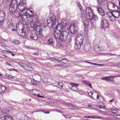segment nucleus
<instances>
[{"instance_id":"1","label":"nucleus","mask_w":120,"mask_h":120,"mask_svg":"<svg viewBox=\"0 0 120 120\" xmlns=\"http://www.w3.org/2000/svg\"><path fill=\"white\" fill-rule=\"evenodd\" d=\"M26 0H21L18 6V9L21 11L19 13L18 16L20 22H22V21L25 20L28 17V16L30 17H32L34 14V13H33L32 11H30L31 13L32 14H30V13H28V12L30 10L27 11L26 8Z\"/></svg>"},{"instance_id":"2","label":"nucleus","mask_w":120,"mask_h":120,"mask_svg":"<svg viewBox=\"0 0 120 120\" xmlns=\"http://www.w3.org/2000/svg\"><path fill=\"white\" fill-rule=\"evenodd\" d=\"M84 11L83 14L82 13L80 14L81 17L82 19L86 18L89 19L90 21L94 22L98 20V17L94 14L91 8L87 7L86 10V12H84Z\"/></svg>"},{"instance_id":"3","label":"nucleus","mask_w":120,"mask_h":120,"mask_svg":"<svg viewBox=\"0 0 120 120\" xmlns=\"http://www.w3.org/2000/svg\"><path fill=\"white\" fill-rule=\"evenodd\" d=\"M2 4L4 7H9V10L11 12H15L17 8L18 4L16 0H3Z\"/></svg>"},{"instance_id":"4","label":"nucleus","mask_w":120,"mask_h":120,"mask_svg":"<svg viewBox=\"0 0 120 120\" xmlns=\"http://www.w3.org/2000/svg\"><path fill=\"white\" fill-rule=\"evenodd\" d=\"M69 34V31L67 30H66L59 32L58 33L54 31V37L56 39H59L61 41L64 42L67 40Z\"/></svg>"},{"instance_id":"5","label":"nucleus","mask_w":120,"mask_h":120,"mask_svg":"<svg viewBox=\"0 0 120 120\" xmlns=\"http://www.w3.org/2000/svg\"><path fill=\"white\" fill-rule=\"evenodd\" d=\"M56 21V16L53 13L51 14L50 16L47 19L48 26L51 28L52 27L55 25Z\"/></svg>"},{"instance_id":"6","label":"nucleus","mask_w":120,"mask_h":120,"mask_svg":"<svg viewBox=\"0 0 120 120\" xmlns=\"http://www.w3.org/2000/svg\"><path fill=\"white\" fill-rule=\"evenodd\" d=\"M38 24H39L35 22H34L32 21L30 23L31 27L34 29H35L36 31L39 32V33L41 34L43 31V27L39 25Z\"/></svg>"},{"instance_id":"7","label":"nucleus","mask_w":120,"mask_h":120,"mask_svg":"<svg viewBox=\"0 0 120 120\" xmlns=\"http://www.w3.org/2000/svg\"><path fill=\"white\" fill-rule=\"evenodd\" d=\"M78 23L77 21H76L71 25L70 27V30L71 33L73 34L78 30Z\"/></svg>"},{"instance_id":"8","label":"nucleus","mask_w":120,"mask_h":120,"mask_svg":"<svg viewBox=\"0 0 120 120\" xmlns=\"http://www.w3.org/2000/svg\"><path fill=\"white\" fill-rule=\"evenodd\" d=\"M108 8L111 11L114 10L118 9V7L114 3L111 2H109L108 3Z\"/></svg>"},{"instance_id":"9","label":"nucleus","mask_w":120,"mask_h":120,"mask_svg":"<svg viewBox=\"0 0 120 120\" xmlns=\"http://www.w3.org/2000/svg\"><path fill=\"white\" fill-rule=\"evenodd\" d=\"M56 29L59 31V32H61L62 31L66 30V29H67V27H66V26H63L62 24L59 23L57 25L56 27Z\"/></svg>"},{"instance_id":"10","label":"nucleus","mask_w":120,"mask_h":120,"mask_svg":"<svg viewBox=\"0 0 120 120\" xmlns=\"http://www.w3.org/2000/svg\"><path fill=\"white\" fill-rule=\"evenodd\" d=\"M101 24L102 26H101L104 29L108 27H109V25L107 20L105 19L102 20L101 22Z\"/></svg>"},{"instance_id":"11","label":"nucleus","mask_w":120,"mask_h":120,"mask_svg":"<svg viewBox=\"0 0 120 120\" xmlns=\"http://www.w3.org/2000/svg\"><path fill=\"white\" fill-rule=\"evenodd\" d=\"M83 38L81 34L77 35L76 37V41L81 43H82Z\"/></svg>"},{"instance_id":"12","label":"nucleus","mask_w":120,"mask_h":120,"mask_svg":"<svg viewBox=\"0 0 120 120\" xmlns=\"http://www.w3.org/2000/svg\"><path fill=\"white\" fill-rule=\"evenodd\" d=\"M95 8L97 9L100 15L102 16H105L104 11L101 7L100 6H97Z\"/></svg>"},{"instance_id":"13","label":"nucleus","mask_w":120,"mask_h":120,"mask_svg":"<svg viewBox=\"0 0 120 120\" xmlns=\"http://www.w3.org/2000/svg\"><path fill=\"white\" fill-rule=\"evenodd\" d=\"M95 8L97 9L100 15L102 16H105L104 11L101 7L100 6H97Z\"/></svg>"},{"instance_id":"14","label":"nucleus","mask_w":120,"mask_h":120,"mask_svg":"<svg viewBox=\"0 0 120 120\" xmlns=\"http://www.w3.org/2000/svg\"><path fill=\"white\" fill-rule=\"evenodd\" d=\"M113 12L109 11L106 13V15L107 17L109 18V20L111 21H113L114 20V19L113 18Z\"/></svg>"},{"instance_id":"15","label":"nucleus","mask_w":120,"mask_h":120,"mask_svg":"<svg viewBox=\"0 0 120 120\" xmlns=\"http://www.w3.org/2000/svg\"><path fill=\"white\" fill-rule=\"evenodd\" d=\"M116 10H115L112 11L113 17H114L113 19H114V20L116 18H118L120 16V13L119 11L118 10V11H116Z\"/></svg>"},{"instance_id":"16","label":"nucleus","mask_w":120,"mask_h":120,"mask_svg":"<svg viewBox=\"0 0 120 120\" xmlns=\"http://www.w3.org/2000/svg\"><path fill=\"white\" fill-rule=\"evenodd\" d=\"M6 13L3 11H0V18L1 21L4 22V20L5 19V18L6 16Z\"/></svg>"},{"instance_id":"17","label":"nucleus","mask_w":120,"mask_h":120,"mask_svg":"<svg viewBox=\"0 0 120 120\" xmlns=\"http://www.w3.org/2000/svg\"><path fill=\"white\" fill-rule=\"evenodd\" d=\"M91 47L89 44L85 45H84L83 49L85 52H89L90 49Z\"/></svg>"},{"instance_id":"18","label":"nucleus","mask_w":120,"mask_h":120,"mask_svg":"<svg viewBox=\"0 0 120 120\" xmlns=\"http://www.w3.org/2000/svg\"><path fill=\"white\" fill-rule=\"evenodd\" d=\"M32 21L36 22L37 23L39 24L40 19L39 17L37 15H35L33 17V19Z\"/></svg>"},{"instance_id":"19","label":"nucleus","mask_w":120,"mask_h":120,"mask_svg":"<svg viewBox=\"0 0 120 120\" xmlns=\"http://www.w3.org/2000/svg\"><path fill=\"white\" fill-rule=\"evenodd\" d=\"M98 4L101 5H104L107 3V0H98Z\"/></svg>"},{"instance_id":"20","label":"nucleus","mask_w":120,"mask_h":120,"mask_svg":"<svg viewBox=\"0 0 120 120\" xmlns=\"http://www.w3.org/2000/svg\"><path fill=\"white\" fill-rule=\"evenodd\" d=\"M30 37L31 39L34 40H37L38 39L37 35L36 33H32L30 35Z\"/></svg>"},{"instance_id":"21","label":"nucleus","mask_w":120,"mask_h":120,"mask_svg":"<svg viewBox=\"0 0 120 120\" xmlns=\"http://www.w3.org/2000/svg\"><path fill=\"white\" fill-rule=\"evenodd\" d=\"M1 119L3 120H14L12 117L8 116H6L4 117H2Z\"/></svg>"},{"instance_id":"22","label":"nucleus","mask_w":120,"mask_h":120,"mask_svg":"<svg viewBox=\"0 0 120 120\" xmlns=\"http://www.w3.org/2000/svg\"><path fill=\"white\" fill-rule=\"evenodd\" d=\"M82 44V43L81 44L80 43L75 41V49H78L80 48Z\"/></svg>"},{"instance_id":"23","label":"nucleus","mask_w":120,"mask_h":120,"mask_svg":"<svg viewBox=\"0 0 120 120\" xmlns=\"http://www.w3.org/2000/svg\"><path fill=\"white\" fill-rule=\"evenodd\" d=\"M6 89V88L5 86L0 85V94L4 92Z\"/></svg>"},{"instance_id":"24","label":"nucleus","mask_w":120,"mask_h":120,"mask_svg":"<svg viewBox=\"0 0 120 120\" xmlns=\"http://www.w3.org/2000/svg\"><path fill=\"white\" fill-rule=\"evenodd\" d=\"M13 23L12 21L8 20L7 21V25L8 28H11L12 27Z\"/></svg>"},{"instance_id":"25","label":"nucleus","mask_w":120,"mask_h":120,"mask_svg":"<svg viewBox=\"0 0 120 120\" xmlns=\"http://www.w3.org/2000/svg\"><path fill=\"white\" fill-rule=\"evenodd\" d=\"M24 68L25 69L30 71H32L33 70V68L32 67L27 64H25V66L24 67Z\"/></svg>"},{"instance_id":"26","label":"nucleus","mask_w":120,"mask_h":120,"mask_svg":"<svg viewBox=\"0 0 120 120\" xmlns=\"http://www.w3.org/2000/svg\"><path fill=\"white\" fill-rule=\"evenodd\" d=\"M102 48L96 46L94 48L95 52L97 53H100L102 49Z\"/></svg>"},{"instance_id":"27","label":"nucleus","mask_w":120,"mask_h":120,"mask_svg":"<svg viewBox=\"0 0 120 120\" xmlns=\"http://www.w3.org/2000/svg\"><path fill=\"white\" fill-rule=\"evenodd\" d=\"M24 26H23V28H22V32L20 34V36L22 37H24L26 35V32H25V30H24Z\"/></svg>"},{"instance_id":"28","label":"nucleus","mask_w":120,"mask_h":120,"mask_svg":"<svg viewBox=\"0 0 120 120\" xmlns=\"http://www.w3.org/2000/svg\"><path fill=\"white\" fill-rule=\"evenodd\" d=\"M82 83H83L88 85L91 88H92V86L91 85V84L90 83L89 81L85 80H83V81Z\"/></svg>"},{"instance_id":"29","label":"nucleus","mask_w":120,"mask_h":120,"mask_svg":"<svg viewBox=\"0 0 120 120\" xmlns=\"http://www.w3.org/2000/svg\"><path fill=\"white\" fill-rule=\"evenodd\" d=\"M48 43L50 45H53L54 43V40L52 38H49L48 40Z\"/></svg>"},{"instance_id":"30","label":"nucleus","mask_w":120,"mask_h":120,"mask_svg":"<svg viewBox=\"0 0 120 120\" xmlns=\"http://www.w3.org/2000/svg\"><path fill=\"white\" fill-rule=\"evenodd\" d=\"M114 80V77L112 76L107 77L106 81H113Z\"/></svg>"},{"instance_id":"31","label":"nucleus","mask_w":120,"mask_h":120,"mask_svg":"<svg viewBox=\"0 0 120 120\" xmlns=\"http://www.w3.org/2000/svg\"><path fill=\"white\" fill-rule=\"evenodd\" d=\"M84 62L86 63L90 64L92 65H102V64H98L96 63H94L91 62H90L87 61H84Z\"/></svg>"},{"instance_id":"32","label":"nucleus","mask_w":120,"mask_h":120,"mask_svg":"<svg viewBox=\"0 0 120 120\" xmlns=\"http://www.w3.org/2000/svg\"><path fill=\"white\" fill-rule=\"evenodd\" d=\"M83 23L84 26H86L89 24V22L88 21L85 20L83 21Z\"/></svg>"},{"instance_id":"33","label":"nucleus","mask_w":120,"mask_h":120,"mask_svg":"<svg viewBox=\"0 0 120 120\" xmlns=\"http://www.w3.org/2000/svg\"><path fill=\"white\" fill-rule=\"evenodd\" d=\"M70 89L73 91H76V90H77V87L73 86H72L70 88Z\"/></svg>"},{"instance_id":"34","label":"nucleus","mask_w":120,"mask_h":120,"mask_svg":"<svg viewBox=\"0 0 120 120\" xmlns=\"http://www.w3.org/2000/svg\"><path fill=\"white\" fill-rule=\"evenodd\" d=\"M37 81H41V76L39 75H38L36 76Z\"/></svg>"},{"instance_id":"35","label":"nucleus","mask_w":120,"mask_h":120,"mask_svg":"<svg viewBox=\"0 0 120 120\" xmlns=\"http://www.w3.org/2000/svg\"><path fill=\"white\" fill-rule=\"evenodd\" d=\"M78 7H79V8L80 9V10L81 12V13L80 14H82H82H83V11H84V12H86V11H85L84 10H83L82 8V6H81L79 4L78 5Z\"/></svg>"},{"instance_id":"36","label":"nucleus","mask_w":120,"mask_h":120,"mask_svg":"<svg viewBox=\"0 0 120 120\" xmlns=\"http://www.w3.org/2000/svg\"><path fill=\"white\" fill-rule=\"evenodd\" d=\"M90 22L92 26L94 28H96L95 22L91 21Z\"/></svg>"},{"instance_id":"37","label":"nucleus","mask_w":120,"mask_h":120,"mask_svg":"<svg viewBox=\"0 0 120 120\" xmlns=\"http://www.w3.org/2000/svg\"><path fill=\"white\" fill-rule=\"evenodd\" d=\"M93 118H99L101 119H102L103 118V117L102 116H91V117Z\"/></svg>"},{"instance_id":"38","label":"nucleus","mask_w":120,"mask_h":120,"mask_svg":"<svg viewBox=\"0 0 120 120\" xmlns=\"http://www.w3.org/2000/svg\"><path fill=\"white\" fill-rule=\"evenodd\" d=\"M13 42L16 44H19V41L16 40H14L13 41Z\"/></svg>"},{"instance_id":"39","label":"nucleus","mask_w":120,"mask_h":120,"mask_svg":"<svg viewBox=\"0 0 120 120\" xmlns=\"http://www.w3.org/2000/svg\"><path fill=\"white\" fill-rule=\"evenodd\" d=\"M57 84L59 86H60L62 88L63 86V83L61 82H57Z\"/></svg>"},{"instance_id":"40","label":"nucleus","mask_w":120,"mask_h":120,"mask_svg":"<svg viewBox=\"0 0 120 120\" xmlns=\"http://www.w3.org/2000/svg\"><path fill=\"white\" fill-rule=\"evenodd\" d=\"M19 64L22 67H23L24 68V67L25 65V64L24 63L20 62L19 63Z\"/></svg>"},{"instance_id":"41","label":"nucleus","mask_w":120,"mask_h":120,"mask_svg":"<svg viewBox=\"0 0 120 120\" xmlns=\"http://www.w3.org/2000/svg\"><path fill=\"white\" fill-rule=\"evenodd\" d=\"M111 112L113 113L116 114L117 113V111L116 110L113 109H111Z\"/></svg>"},{"instance_id":"42","label":"nucleus","mask_w":120,"mask_h":120,"mask_svg":"<svg viewBox=\"0 0 120 120\" xmlns=\"http://www.w3.org/2000/svg\"><path fill=\"white\" fill-rule=\"evenodd\" d=\"M67 65L63 62H61V66H63L64 67H67Z\"/></svg>"},{"instance_id":"43","label":"nucleus","mask_w":120,"mask_h":120,"mask_svg":"<svg viewBox=\"0 0 120 120\" xmlns=\"http://www.w3.org/2000/svg\"><path fill=\"white\" fill-rule=\"evenodd\" d=\"M93 94V93L91 92H90L88 93V94L92 98L94 99V98H93V96H92V95Z\"/></svg>"},{"instance_id":"44","label":"nucleus","mask_w":120,"mask_h":120,"mask_svg":"<svg viewBox=\"0 0 120 120\" xmlns=\"http://www.w3.org/2000/svg\"><path fill=\"white\" fill-rule=\"evenodd\" d=\"M65 105H69L70 106H72L73 107H74L75 106V105H73L72 104H69L67 103H65Z\"/></svg>"},{"instance_id":"45","label":"nucleus","mask_w":120,"mask_h":120,"mask_svg":"<svg viewBox=\"0 0 120 120\" xmlns=\"http://www.w3.org/2000/svg\"><path fill=\"white\" fill-rule=\"evenodd\" d=\"M116 66L117 67L120 68V62L116 64Z\"/></svg>"},{"instance_id":"46","label":"nucleus","mask_w":120,"mask_h":120,"mask_svg":"<svg viewBox=\"0 0 120 120\" xmlns=\"http://www.w3.org/2000/svg\"><path fill=\"white\" fill-rule=\"evenodd\" d=\"M71 117V116L70 115H66V118L67 119L70 118Z\"/></svg>"},{"instance_id":"47","label":"nucleus","mask_w":120,"mask_h":120,"mask_svg":"<svg viewBox=\"0 0 120 120\" xmlns=\"http://www.w3.org/2000/svg\"><path fill=\"white\" fill-rule=\"evenodd\" d=\"M31 82L32 84L34 85H36L37 84L36 82L34 81H31Z\"/></svg>"},{"instance_id":"48","label":"nucleus","mask_w":120,"mask_h":120,"mask_svg":"<svg viewBox=\"0 0 120 120\" xmlns=\"http://www.w3.org/2000/svg\"><path fill=\"white\" fill-rule=\"evenodd\" d=\"M31 90V92H37V91H38L36 89H33Z\"/></svg>"},{"instance_id":"49","label":"nucleus","mask_w":120,"mask_h":120,"mask_svg":"<svg viewBox=\"0 0 120 120\" xmlns=\"http://www.w3.org/2000/svg\"><path fill=\"white\" fill-rule=\"evenodd\" d=\"M33 54L35 55H38L39 54V53L38 52H37L34 53Z\"/></svg>"},{"instance_id":"50","label":"nucleus","mask_w":120,"mask_h":120,"mask_svg":"<svg viewBox=\"0 0 120 120\" xmlns=\"http://www.w3.org/2000/svg\"><path fill=\"white\" fill-rule=\"evenodd\" d=\"M106 54L108 55H109L112 56H113V55H116V54H112L111 53H107Z\"/></svg>"},{"instance_id":"51","label":"nucleus","mask_w":120,"mask_h":120,"mask_svg":"<svg viewBox=\"0 0 120 120\" xmlns=\"http://www.w3.org/2000/svg\"><path fill=\"white\" fill-rule=\"evenodd\" d=\"M85 30L88 31V26H84Z\"/></svg>"},{"instance_id":"52","label":"nucleus","mask_w":120,"mask_h":120,"mask_svg":"<svg viewBox=\"0 0 120 120\" xmlns=\"http://www.w3.org/2000/svg\"><path fill=\"white\" fill-rule=\"evenodd\" d=\"M99 111H101L102 112H105V110L104 109H102L101 110H99Z\"/></svg>"},{"instance_id":"53","label":"nucleus","mask_w":120,"mask_h":120,"mask_svg":"<svg viewBox=\"0 0 120 120\" xmlns=\"http://www.w3.org/2000/svg\"><path fill=\"white\" fill-rule=\"evenodd\" d=\"M8 78L12 79H13L14 78V77L13 76L10 75H9Z\"/></svg>"},{"instance_id":"54","label":"nucleus","mask_w":120,"mask_h":120,"mask_svg":"<svg viewBox=\"0 0 120 120\" xmlns=\"http://www.w3.org/2000/svg\"><path fill=\"white\" fill-rule=\"evenodd\" d=\"M8 70L10 71H12L13 70H15L16 71L17 70H15V69H13V68H11V69H9Z\"/></svg>"},{"instance_id":"55","label":"nucleus","mask_w":120,"mask_h":120,"mask_svg":"<svg viewBox=\"0 0 120 120\" xmlns=\"http://www.w3.org/2000/svg\"><path fill=\"white\" fill-rule=\"evenodd\" d=\"M61 62H60V64H59L56 65H55L56 66H61Z\"/></svg>"},{"instance_id":"56","label":"nucleus","mask_w":120,"mask_h":120,"mask_svg":"<svg viewBox=\"0 0 120 120\" xmlns=\"http://www.w3.org/2000/svg\"><path fill=\"white\" fill-rule=\"evenodd\" d=\"M120 116L119 115H117V114H115V115H114V117H116V118H118V117L119 116Z\"/></svg>"},{"instance_id":"57","label":"nucleus","mask_w":120,"mask_h":120,"mask_svg":"<svg viewBox=\"0 0 120 120\" xmlns=\"http://www.w3.org/2000/svg\"><path fill=\"white\" fill-rule=\"evenodd\" d=\"M107 77H105L103 78H101V79L103 80H107Z\"/></svg>"},{"instance_id":"58","label":"nucleus","mask_w":120,"mask_h":120,"mask_svg":"<svg viewBox=\"0 0 120 120\" xmlns=\"http://www.w3.org/2000/svg\"><path fill=\"white\" fill-rule=\"evenodd\" d=\"M6 64L8 65H9V66H12V65L11 64L9 63H8V62H7L6 63Z\"/></svg>"},{"instance_id":"59","label":"nucleus","mask_w":120,"mask_h":120,"mask_svg":"<svg viewBox=\"0 0 120 120\" xmlns=\"http://www.w3.org/2000/svg\"><path fill=\"white\" fill-rule=\"evenodd\" d=\"M39 94H37V96L38 97H44L43 96H40L39 95Z\"/></svg>"},{"instance_id":"60","label":"nucleus","mask_w":120,"mask_h":120,"mask_svg":"<svg viewBox=\"0 0 120 120\" xmlns=\"http://www.w3.org/2000/svg\"><path fill=\"white\" fill-rule=\"evenodd\" d=\"M63 60H66V59H63V58H60L59 59V60L60 61H61Z\"/></svg>"},{"instance_id":"61","label":"nucleus","mask_w":120,"mask_h":120,"mask_svg":"<svg viewBox=\"0 0 120 120\" xmlns=\"http://www.w3.org/2000/svg\"><path fill=\"white\" fill-rule=\"evenodd\" d=\"M72 84L73 85H75V86H78L79 85V84H77L76 83H72Z\"/></svg>"},{"instance_id":"62","label":"nucleus","mask_w":120,"mask_h":120,"mask_svg":"<svg viewBox=\"0 0 120 120\" xmlns=\"http://www.w3.org/2000/svg\"><path fill=\"white\" fill-rule=\"evenodd\" d=\"M84 118H90L91 117V116H84Z\"/></svg>"},{"instance_id":"63","label":"nucleus","mask_w":120,"mask_h":120,"mask_svg":"<svg viewBox=\"0 0 120 120\" xmlns=\"http://www.w3.org/2000/svg\"><path fill=\"white\" fill-rule=\"evenodd\" d=\"M11 30L12 31H16L17 30L16 29H15V28H13V29H12Z\"/></svg>"},{"instance_id":"64","label":"nucleus","mask_w":120,"mask_h":120,"mask_svg":"<svg viewBox=\"0 0 120 120\" xmlns=\"http://www.w3.org/2000/svg\"><path fill=\"white\" fill-rule=\"evenodd\" d=\"M9 75L8 74H6V76L7 77H8Z\"/></svg>"}]
</instances>
